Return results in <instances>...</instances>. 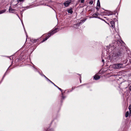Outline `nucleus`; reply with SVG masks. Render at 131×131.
Returning <instances> with one entry per match:
<instances>
[{"label":"nucleus","mask_w":131,"mask_h":131,"mask_svg":"<svg viewBox=\"0 0 131 131\" xmlns=\"http://www.w3.org/2000/svg\"><path fill=\"white\" fill-rule=\"evenodd\" d=\"M43 76L48 81H49L51 83L53 84L59 90H60L61 92H62V90L59 88L58 86L56 85L55 84L53 83L51 81H50L49 79L48 78H47L46 76H45L44 75H43Z\"/></svg>","instance_id":"7ed1b4c3"},{"label":"nucleus","mask_w":131,"mask_h":131,"mask_svg":"<svg viewBox=\"0 0 131 131\" xmlns=\"http://www.w3.org/2000/svg\"><path fill=\"white\" fill-rule=\"evenodd\" d=\"M5 73L4 74V75H3V78H4V77H5Z\"/></svg>","instance_id":"a878e982"},{"label":"nucleus","mask_w":131,"mask_h":131,"mask_svg":"<svg viewBox=\"0 0 131 131\" xmlns=\"http://www.w3.org/2000/svg\"><path fill=\"white\" fill-rule=\"evenodd\" d=\"M128 109L129 111V115L131 114V105H130L128 107Z\"/></svg>","instance_id":"f3484780"},{"label":"nucleus","mask_w":131,"mask_h":131,"mask_svg":"<svg viewBox=\"0 0 131 131\" xmlns=\"http://www.w3.org/2000/svg\"><path fill=\"white\" fill-rule=\"evenodd\" d=\"M100 76L99 75H96L94 77V79L95 80H97L100 78Z\"/></svg>","instance_id":"1a4fd4ad"},{"label":"nucleus","mask_w":131,"mask_h":131,"mask_svg":"<svg viewBox=\"0 0 131 131\" xmlns=\"http://www.w3.org/2000/svg\"><path fill=\"white\" fill-rule=\"evenodd\" d=\"M6 9H5L0 10V14L6 12Z\"/></svg>","instance_id":"ddd939ff"},{"label":"nucleus","mask_w":131,"mask_h":131,"mask_svg":"<svg viewBox=\"0 0 131 131\" xmlns=\"http://www.w3.org/2000/svg\"><path fill=\"white\" fill-rule=\"evenodd\" d=\"M24 11V10H23V11Z\"/></svg>","instance_id":"72a5a7b5"},{"label":"nucleus","mask_w":131,"mask_h":131,"mask_svg":"<svg viewBox=\"0 0 131 131\" xmlns=\"http://www.w3.org/2000/svg\"><path fill=\"white\" fill-rule=\"evenodd\" d=\"M68 12L71 14L72 13L73 11L71 8L68 11Z\"/></svg>","instance_id":"4468645a"},{"label":"nucleus","mask_w":131,"mask_h":131,"mask_svg":"<svg viewBox=\"0 0 131 131\" xmlns=\"http://www.w3.org/2000/svg\"><path fill=\"white\" fill-rule=\"evenodd\" d=\"M51 1V0H49V1Z\"/></svg>","instance_id":"2f4dec72"},{"label":"nucleus","mask_w":131,"mask_h":131,"mask_svg":"<svg viewBox=\"0 0 131 131\" xmlns=\"http://www.w3.org/2000/svg\"><path fill=\"white\" fill-rule=\"evenodd\" d=\"M17 4H16L15 5H17Z\"/></svg>","instance_id":"7c9ffc66"},{"label":"nucleus","mask_w":131,"mask_h":131,"mask_svg":"<svg viewBox=\"0 0 131 131\" xmlns=\"http://www.w3.org/2000/svg\"><path fill=\"white\" fill-rule=\"evenodd\" d=\"M48 38L47 37H46V38H45L43 39V41H41V42H42L45 41L46 40H47Z\"/></svg>","instance_id":"a211bd4d"},{"label":"nucleus","mask_w":131,"mask_h":131,"mask_svg":"<svg viewBox=\"0 0 131 131\" xmlns=\"http://www.w3.org/2000/svg\"><path fill=\"white\" fill-rule=\"evenodd\" d=\"M97 15H98L97 13H95L93 15V17L95 18H98L100 19L101 20H104L103 19H102L101 18H100V17H98Z\"/></svg>","instance_id":"f8f14e48"},{"label":"nucleus","mask_w":131,"mask_h":131,"mask_svg":"<svg viewBox=\"0 0 131 131\" xmlns=\"http://www.w3.org/2000/svg\"><path fill=\"white\" fill-rule=\"evenodd\" d=\"M96 7H100V3L99 0H98L97 1Z\"/></svg>","instance_id":"2eb2a0df"},{"label":"nucleus","mask_w":131,"mask_h":131,"mask_svg":"<svg viewBox=\"0 0 131 131\" xmlns=\"http://www.w3.org/2000/svg\"><path fill=\"white\" fill-rule=\"evenodd\" d=\"M100 7H96V8L97 10V11H98L99 10Z\"/></svg>","instance_id":"412c9836"},{"label":"nucleus","mask_w":131,"mask_h":131,"mask_svg":"<svg viewBox=\"0 0 131 131\" xmlns=\"http://www.w3.org/2000/svg\"><path fill=\"white\" fill-rule=\"evenodd\" d=\"M38 40L36 39V40H34V42H37V41Z\"/></svg>","instance_id":"b1692460"},{"label":"nucleus","mask_w":131,"mask_h":131,"mask_svg":"<svg viewBox=\"0 0 131 131\" xmlns=\"http://www.w3.org/2000/svg\"><path fill=\"white\" fill-rule=\"evenodd\" d=\"M102 61L103 62H104V60H103V59H102Z\"/></svg>","instance_id":"bb28decb"},{"label":"nucleus","mask_w":131,"mask_h":131,"mask_svg":"<svg viewBox=\"0 0 131 131\" xmlns=\"http://www.w3.org/2000/svg\"><path fill=\"white\" fill-rule=\"evenodd\" d=\"M130 114H130V115L129 114V112L128 111L126 113L125 115L126 117H127L129 115V116H130V115H131Z\"/></svg>","instance_id":"dca6fc26"},{"label":"nucleus","mask_w":131,"mask_h":131,"mask_svg":"<svg viewBox=\"0 0 131 131\" xmlns=\"http://www.w3.org/2000/svg\"><path fill=\"white\" fill-rule=\"evenodd\" d=\"M62 99H64V98H65V97L63 96V93L62 92Z\"/></svg>","instance_id":"4be33fe9"},{"label":"nucleus","mask_w":131,"mask_h":131,"mask_svg":"<svg viewBox=\"0 0 131 131\" xmlns=\"http://www.w3.org/2000/svg\"><path fill=\"white\" fill-rule=\"evenodd\" d=\"M59 30L58 28H56L54 29L53 30L49 32L48 34V36H47L48 38H49L51 35H52L55 33L56 32Z\"/></svg>","instance_id":"f03ea898"},{"label":"nucleus","mask_w":131,"mask_h":131,"mask_svg":"<svg viewBox=\"0 0 131 131\" xmlns=\"http://www.w3.org/2000/svg\"><path fill=\"white\" fill-rule=\"evenodd\" d=\"M72 90L73 89V87L72 88Z\"/></svg>","instance_id":"473e14b6"},{"label":"nucleus","mask_w":131,"mask_h":131,"mask_svg":"<svg viewBox=\"0 0 131 131\" xmlns=\"http://www.w3.org/2000/svg\"><path fill=\"white\" fill-rule=\"evenodd\" d=\"M121 42L124 43L123 41L122 40L121 41L117 40L115 41L114 43L116 44L115 46L117 47L122 45Z\"/></svg>","instance_id":"20e7f679"},{"label":"nucleus","mask_w":131,"mask_h":131,"mask_svg":"<svg viewBox=\"0 0 131 131\" xmlns=\"http://www.w3.org/2000/svg\"><path fill=\"white\" fill-rule=\"evenodd\" d=\"M93 3V1H90L89 3V4L91 5H92Z\"/></svg>","instance_id":"aec40b11"},{"label":"nucleus","mask_w":131,"mask_h":131,"mask_svg":"<svg viewBox=\"0 0 131 131\" xmlns=\"http://www.w3.org/2000/svg\"><path fill=\"white\" fill-rule=\"evenodd\" d=\"M8 10L9 13H14L15 10V9H12L11 6L9 7Z\"/></svg>","instance_id":"6e6552de"},{"label":"nucleus","mask_w":131,"mask_h":131,"mask_svg":"<svg viewBox=\"0 0 131 131\" xmlns=\"http://www.w3.org/2000/svg\"><path fill=\"white\" fill-rule=\"evenodd\" d=\"M122 55V53L121 51H119L113 54V58L114 59H116L117 58H119Z\"/></svg>","instance_id":"f257e3e1"},{"label":"nucleus","mask_w":131,"mask_h":131,"mask_svg":"<svg viewBox=\"0 0 131 131\" xmlns=\"http://www.w3.org/2000/svg\"><path fill=\"white\" fill-rule=\"evenodd\" d=\"M122 64L119 63L115 64L114 65V67L116 69H119L123 67Z\"/></svg>","instance_id":"423d86ee"},{"label":"nucleus","mask_w":131,"mask_h":131,"mask_svg":"<svg viewBox=\"0 0 131 131\" xmlns=\"http://www.w3.org/2000/svg\"><path fill=\"white\" fill-rule=\"evenodd\" d=\"M48 131H53V130H52L51 131V130H48Z\"/></svg>","instance_id":"c85d7f7f"},{"label":"nucleus","mask_w":131,"mask_h":131,"mask_svg":"<svg viewBox=\"0 0 131 131\" xmlns=\"http://www.w3.org/2000/svg\"><path fill=\"white\" fill-rule=\"evenodd\" d=\"M84 0H81V3H83L84 2Z\"/></svg>","instance_id":"5701e85b"},{"label":"nucleus","mask_w":131,"mask_h":131,"mask_svg":"<svg viewBox=\"0 0 131 131\" xmlns=\"http://www.w3.org/2000/svg\"><path fill=\"white\" fill-rule=\"evenodd\" d=\"M129 90L131 91V85L129 87Z\"/></svg>","instance_id":"393cba45"},{"label":"nucleus","mask_w":131,"mask_h":131,"mask_svg":"<svg viewBox=\"0 0 131 131\" xmlns=\"http://www.w3.org/2000/svg\"><path fill=\"white\" fill-rule=\"evenodd\" d=\"M87 19V18H85L82 19L81 21H82L83 23H84L86 20Z\"/></svg>","instance_id":"6ab92c4d"},{"label":"nucleus","mask_w":131,"mask_h":131,"mask_svg":"<svg viewBox=\"0 0 131 131\" xmlns=\"http://www.w3.org/2000/svg\"><path fill=\"white\" fill-rule=\"evenodd\" d=\"M71 2V0H68L66 1L63 4L65 6L67 7L69 5Z\"/></svg>","instance_id":"0eeeda50"},{"label":"nucleus","mask_w":131,"mask_h":131,"mask_svg":"<svg viewBox=\"0 0 131 131\" xmlns=\"http://www.w3.org/2000/svg\"><path fill=\"white\" fill-rule=\"evenodd\" d=\"M82 22H80L77 24L75 25H74V27L75 28H77L79 26H80V24Z\"/></svg>","instance_id":"9b49d317"},{"label":"nucleus","mask_w":131,"mask_h":131,"mask_svg":"<svg viewBox=\"0 0 131 131\" xmlns=\"http://www.w3.org/2000/svg\"><path fill=\"white\" fill-rule=\"evenodd\" d=\"M105 11H106V12H105V11H104V12H101V13H106L107 14V15L108 16H109V15H112L113 14L115 15V13H114L113 12H111L110 11L105 10Z\"/></svg>","instance_id":"39448f33"},{"label":"nucleus","mask_w":131,"mask_h":131,"mask_svg":"<svg viewBox=\"0 0 131 131\" xmlns=\"http://www.w3.org/2000/svg\"><path fill=\"white\" fill-rule=\"evenodd\" d=\"M100 12H100L101 13H101V12H104V11H101L100 10Z\"/></svg>","instance_id":"cd10ccee"},{"label":"nucleus","mask_w":131,"mask_h":131,"mask_svg":"<svg viewBox=\"0 0 131 131\" xmlns=\"http://www.w3.org/2000/svg\"><path fill=\"white\" fill-rule=\"evenodd\" d=\"M80 82L81 83V80L80 79Z\"/></svg>","instance_id":"c756f323"},{"label":"nucleus","mask_w":131,"mask_h":131,"mask_svg":"<svg viewBox=\"0 0 131 131\" xmlns=\"http://www.w3.org/2000/svg\"><path fill=\"white\" fill-rule=\"evenodd\" d=\"M110 24L111 25V27L112 28H115V22L113 21H111L110 22Z\"/></svg>","instance_id":"9d476101"}]
</instances>
